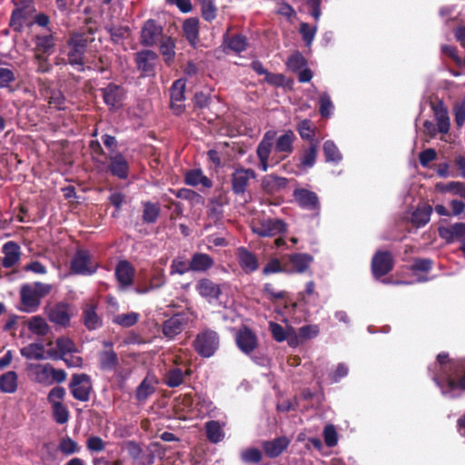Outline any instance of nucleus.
I'll return each mask as SVG.
<instances>
[{
  "mask_svg": "<svg viewBox=\"0 0 465 465\" xmlns=\"http://www.w3.org/2000/svg\"><path fill=\"white\" fill-rule=\"evenodd\" d=\"M190 262L192 271L193 272H205L214 264L213 259L210 255L203 252L194 253Z\"/></svg>",
  "mask_w": 465,
  "mask_h": 465,
  "instance_id": "f704fd0d",
  "label": "nucleus"
},
{
  "mask_svg": "<svg viewBox=\"0 0 465 465\" xmlns=\"http://www.w3.org/2000/svg\"><path fill=\"white\" fill-rule=\"evenodd\" d=\"M58 450L65 456L78 453L81 450L78 443L72 438L66 436L60 440Z\"/></svg>",
  "mask_w": 465,
  "mask_h": 465,
  "instance_id": "de8ad7c7",
  "label": "nucleus"
},
{
  "mask_svg": "<svg viewBox=\"0 0 465 465\" xmlns=\"http://www.w3.org/2000/svg\"><path fill=\"white\" fill-rule=\"evenodd\" d=\"M432 208L430 205L419 206L411 215V223L416 227H422L430 221Z\"/></svg>",
  "mask_w": 465,
  "mask_h": 465,
  "instance_id": "4c0bfd02",
  "label": "nucleus"
},
{
  "mask_svg": "<svg viewBox=\"0 0 465 465\" xmlns=\"http://www.w3.org/2000/svg\"><path fill=\"white\" fill-rule=\"evenodd\" d=\"M139 320V314L136 312H128L124 314L116 315L114 318V322L123 326V327H131L134 325Z\"/></svg>",
  "mask_w": 465,
  "mask_h": 465,
  "instance_id": "6e6d98bb",
  "label": "nucleus"
},
{
  "mask_svg": "<svg viewBox=\"0 0 465 465\" xmlns=\"http://www.w3.org/2000/svg\"><path fill=\"white\" fill-rule=\"evenodd\" d=\"M235 341L238 348L247 355H250L258 345L256 335L245 327L237 331Z\"/></svg>",
  "mask_w": 465,
  "mask_h": 465,
  "instance_id": "dca6fc26",
  "label": "nucleus"
},
{
  "mask_svg": "<svg viewBox=\"0 0 465 465\" xmlns=\"http://www.w3.org/2000/svg\"><path fill=\"white\" fill-rule=\"evenodd\" d=\"M439 235L448 243L465 239V223H456L449 226H440L439 228Z\"/></svg>",
  "mask_w": 465,
  "mask_h": 465,
  "instance_id": "6ab92c4d",
  "label": "nucleus"
},
{
  "mask_svg": "<svg viewBox=\"0 0 465 465\" xmlns=\"http://www.w3.org/2000/svg\"><path fill=\"white\" fill-rule=\"evenodd\" d=\"M290 440L286 437L277 438L262 444L265 454L270 458L279 456L289 445Z\"/></svg>",
  "mask_w": 465,
  "mask_h": 465,
  "instance_id": "c756f323",
  "label": "nucleus"
},
{
  "mask_svg": "<svg viewBox=\"0 0 465 465\" xmlns=\"http://www.w3.org/2000/svg\"><path fill=\"white\" fill-rule=\"evenodd\" d=\"M297 129L302 139L311 141L312 143L314 136V129L312 128L310 120H303L301 123H299Z\"/></svg>",
  "mask_w": 465,
  "mask_h": 465,
  "instance_id": "e2e57ef3",
  "label": "nucleus"
},
{
  "mask_svg": "<svg viewBox=\"0 0 465 465\" xmlns=\"http://www.w3.org/2000/svg\"><path fill=\"white\" fill-rule=\"evenodd\" d=\"M29 331L36 335L44 336L49 331L46 321L41 316H33L27 322Z\"/></svg>",
  "mask_w": 465,
  "mask_h": 465,
  "instance_id": "c03bdc74",
  "label": "nucleus"
},
{
  "mask_svg": "<svg viewBox=\"0 0 465 465\" xmlns=\"http://www.w3.org/2000/svg\"><path fill=\"white\" fill-rule=\"evenodd\" d=\"M42 461L44 465H59L55 451L48 446H45L42 453Z\"/></svg>",
  "mask_w": 465,
  "mask_h": 465,
  "instance_id": "774afa93",
  "label": "nucleus"
},
{
  "mask_svg": "<svg viewBox=\"0 0 465 465\" xmlns=\"http://www.w3.org/2000/svg\"><path fill=\"white\" fill-rule=\"evenodd\" d=\"M49 104L51 106L62 110L64 109L65 99L59 90H51L49 94Z\"/></svg>",
  "mask_w": 465,
  "mask_h": 465,
  "instance_id": "338daca9",
  "label": "nucleus"
},
{
  "mask_svg": "<svg viewBox=\"0 0 465 465\" xmlns=\"http://www.w3.org/2000/svg\"><path fill=\"white\" fill-rule=\"evenodd\" d=\"M53 416L58 424H64L69 420V411L67 407L62 403L52 407Z\"/></svg>",
  "mask_w": 465,
  "mask_h": 465,
  "instance_id": "052dcab7",
  "label": "nucleus"
},
{
  "mask_svg": "<svg viewBox=\"0 0 465 465\" xmlns=\"http://www.w3.org/2000/svg\"><path fill=\"white\" fill-rule=\"evenodd\" d=\"M104 345L108 347L98 354L99 366L104 371H111L114 369L118 364L117 354L112 350L109 342H104Z\"/></svg>",
  "mask_w": 465,
  "mask_h": 465,
  "instance_id": "c85d7f7f",
  "label": "nucleus"
},
{
  "mask_svg": "<svg viewBox=\"0 0 465 465\" xmlns=\"http://www.w3.org/2000/svg\"><path fill=\"white\" fill-rule=\"evenodd\" d=\"M185 374H190V371H183L177 366L172 367L165 371L163 382L170 388L178 387L183 382Z\"/></svg>",
  "mask_w": 465,
  "mask_h": 465,
  "instance_id": "2f4dec72",
  "label": "nucleus"
},
{
  "mask_svg": "<svg viewBox=\"0 0 465 465\" xmlns=\"http://www.w3.org/2000/svg\"><path fill=\"white\" fill-rule=\"evenodd\" d=\"M53 344L54 342L52 341H48L46 343L48 349L45 350V345L42 342H33L27 346L23 347L20 350V353L27 360H58L59 355L55 349L53 348Z\"/></svg>",
  "mask_w": 465,
  "mask_h": 465,
  "instance_id": "7ed1b4c3",
  "label": "nucleus"
},
{
  "mask_svg": "<svg viewBox=\"0 0 465 465\" xmlns=\"http://www.w3.org/2000/svg\"><path fill=\"white\" fill-rule=\"evenodd\" d=\"M227 45L232 51L241 53L246 48V38L241 35H234L228 39Z\"/></svg>",
  "mask_w": 465,
  "mask_h": 465,
  "instance_id": "0e129e2a",
  "label": "nucleus"
},
{
  "mask_svg": "<svg viewBox=\"0 0 465 465\" xmlns=\"http://www.w3.org/2000/svg\"><path fill=\"white\" fill-rule=\"evenodd\" d=\"M276 138V132L273 130L267 131L262 141L257 146L256 153L260 160L259 169L266 172L269 168L268 160L272 153V149Z\"/></svg>",
  "mask_w": 465,
  "mask_h": 465,
  "instance_id": "6e6552de",
  "label": "nucleus"
},
{
  "mask_svg": "<svg viewBox=\"0 0 465 465\" xmlns=\"http://www.w3.org/2000/svg\"><path fill=\"white\" fill-rule=\"evenodd\" d=\"M323 152L327 162L339 163L341 160V154L332 141L324 143Z\"/></svg>",
  "mask_w": 465,
  "mask_h": 465,
  "instance_id": "603ef678",
  "label": "nucleus"
},
{
  "mask_svg": "<svg viewBox=\"0 0 465 465\" xmlns=\"http://www.w3.org/2000/svg\"><path fill=\"white\" fill-rule=\"evenodd\" d=\"M183 29L186 39L194 45L199 35V20L193 17L186 19L183 25Z\"/></svg>",
  "mask_w": 465,
  "mask_h": 465,
  "instance_id": "a19ab883",
  "label": "nucleus"
},
{
  "mask_svg": "<svg viewBox=\"0 0 465 465\" xmlns=\"http://www.w3.org/2000/svg\"><path fill=\"white\" fill-rule=\"evenodd\" d=\"M206 437L212 443H219L223 440L225 433L223 431L224 423L217 420H210L205 423Z\"/></svg>",
  "mask_w": 465,
  "mask_h": 465,
  "instance_id": "7c9ffc66",
  "label": "nucleus"
},
{
  "mask_svg": "<svg viewBox=\"0 0 465 465\" xmlns=\"http://www.w3.org/2000/svg\"><path fill=\"white\" fill-rule=\"evenodd\" d=\"M236 255L241 268L245 272H252L258 269L259 263L255 254L248 251L246 248H239Z\"/></svg>",
  "mask_w": 465,
  "mask_h": 465,
  "instance_id": "a878e982",
  "label": "nucleus"
},
{
  "mask_svg": "<svg viewBox=\"0 0 465 465\" xmlns=\"http://www.w3.org/2000/svg\"><path fill=\"white\" fill-rule=\"evenodd\" d=\"M183 404L187 408V411L192 415L204 416L209 414L213 410L212 401L205 396H198L195 402V407H193V400L190 395H184L182 399Z\"/></svg>",
  "mask_w": 465,
  "mask_h": 465,
  "instance_id": "f8f14e48",
  "label": "nucleus"
},
{
  "mask_svg": "<svg viewBox=\"0 0 465 465\" xmlns=\"http://www.w3.org/2000/svg\"><path fill=\"white\" fill-rule=\"evenodd\" d=\"M124 450L138 465H150L153 462V458H150L148 460H143L142 449L137 443L134 441L127 442L124 446Z\"/></svg>",
  "mask_w": 465,
  "mask_h": 465,
  "instance_id": "37998d69",
  "label": "nucleus"
},
{
  "mask_svg": "<svg viewBox=\"0 0 465 465\" xmlns=\"http://www.w3.org/2000/svg\"><path fill=\"white\" fill-rule=\"evenodd\" d=\"M437 189L441 192H452L465 199V186L463 183L459 182H450L448 184L437 183Z\"/></svg>",
  "mask_w": 465,
  "mask_h": 465,
  "instance_id": "5fc2aeb1",
  "label": "nucleus"
},
{
  "mask_svg": "<svg viewBox=\"0 0 465 465\" xmlns=\"http://www.w3.org/2000/svg\"><path fill=\"white\" fill-rule=\"evenodd\" d=\"M312 261V257L306 253H295L290 256L289 263L286 264V272L302 273L306 271Z\"/></svg>",
  "mask_w": 465,
  "mask_h": 465,
  "instance_id": "b1692460",
  "label": "nucleus"
},
{
  "mask_svg": "<svg viewBox=\"0 0 465 465\" xmlns=\"http://www.w3.org/2000/svg\"><path fill=\"white\" fill-rule=\"evenodd\" d=\"M317 156V144L311 143L309 149L304 151L301 157V164L304 168H311L314 165Z\"/></svg>",
  "mask_w": 465,
  "mask_h": 465,
  "instance_id": "864d4df0",
  "label": "nucleus"
},
{
  "mask_svg": "<svg viewBox=\"0 0 465 465\" xmlns=\"http://www.w3.org/2000/svg\"><path fill=\"white\" fill-rule=\"evenodd\" d=\"M108 169L114 176L126 179L129 173V163L122 153H117L109 157Z\"/></svg>",
  "mask_w": 465,
  "mask_h": 465,
  "instance_id": "412c9836",
  "label": "nucleus"
},
{
  "mask_svg": "<svg viewBox=\"0 0 465 465\" xmlns=\"http://www.w3.org/2000/svg\"><path fill=\"white\" fill-rule=\"evenodd\" d=\"M269 329L272 332L273 339L279 342L285 341L288 338L290 331L292 333L294 332V329L292 327H288L287 329H284L282 325L273 322H271L269 323Z\"/></svg>",
  "mask_w": 465,
  "mask_h": 465,
  "instance_id": "09e8293b",
  "label": "nucleus"
},
{
  "mask_svg": "<svg viewBox=\"0 0 465 465\" xmlns=\"http://www.w3.org/2000/svg\"><path fill=\"white\" fill-rule=\"evenodd\" d=\"M185 80H176L170 89L171 106L177 113H181L183 109V102L184 101Z\"/></svg>",
  "mask_w": 465,
  "mask_h": 465,
  "instance_id": "393cba45",
  "label": "nucleus"
},
{
  "mask_svg": "<svg viewBox=\"0 0 465 465\" xmlns=\"http://www.w3.org/2000/svg\"><path fill=\"white\" fill-rule=\"evenodd\" d=\"M47 315L50 322L56 325L67 326L70 322L69 306L66 303H58L51 307Z\"/></svg>",
  "mask_w": 465,
  "mask_h": 465,
  "instance_id": "5701e85b",
  "label": "nucleus"
},
{
  "mask_svg": "<svg viewBox=\"0 0 465 465\" xmlns=\"http://www.w3.org/2000/svg\"><path fill=\"white\" fill-rule=\"evenodd\" d=\"M320 114L322 117H330L332 114L334 106L328 94L323 93L320 96Z\"/></svg>",
  "mask_w": 465,
  "mask_h": 465,
  "instance_id": "13d9d810",
  "label": "nucleus"
},
{
  "mask_svg": "<svg viewBox=\"0 0 465 465\" xmlns=\"http://www.w3.org/2000/svg\"><path fill=\"white\" fill-rule=\"evenodd\" d=\"M160 214V206L157 203H145L143 204V220L144 223H153L156 222Z\"/></svg>",
  "mask_w": 465,
  "mask_h": 465,
  "instance_id": "8fccbe9b",
  "label": "nucleus"
},
{
  "mask_svg": "<svg viewBox=\"0 0 465 465\" xmlns=\"http://www.w3.org/2000/svg\"><path fill=\"white\" fill-rule=\"evenodd\" d=\"M190 316L187 313H178L167 319L163 323V333L168 339H173L180 334L188 324Z\"/></svg>",
  "mask_w": 465,
  "mask_h": 465,
  "instance_id": "1a4fd4ad",
  "label": "nucleus"
},
{
  "mask_svg": "<svg viewBox=\"0 0 465 465\" xmlns=\"http://www.w3.org/2000/svg\"><path fill=\"white\" fill-rule=\"evenodd\" d=\"M160 51L166 62L174 56V42L171 37L164 38L160 45Z\"/></svg>",
  "mask_w": 465,
  "mask_h": 465,
  "instance_id": "bf43d9fd",
  "label": "nucleus"
},
{
  "mask_svg": "<svg viewBox=\"0 0 465 465\" xmlns=\"http://www.w3.org/2000/svg\"><path fill=\"white\" fill-rule=\"evenodd\" d=\"M252 229L254 233L261 237H271L283 232L285 225L279 219H267L253 224Z\"/></svg>",
  "mask_w": 465,
  "mask_h": 465,
  "instance_id": "9d476101",
  "label": "nucleus"
},
{
  "mask_svg": "<svg viewBox=\"0 0 465 465\" xmlns=\"http://www.w3.org/2000/svg\"><path fill=\"white\" fill-rule=\"evenodd\" d=\"M256 173L252 169L237 168L232 173V189L235 194H243L249 182L255 179Z\"/></svg>",
  "mask_w": 465,
  "mask_h": 465,
  "instance_id": "9b49d317",
  "label": "nucleus"
},
{
  "mask_svg": "<svg viewBox=\"0 0 465 465\" xmlns=\"http://www.w3.org/2000/svg\"><path fill=\"white\" fill-rule=\"evenodd\" d=\"M4 258L2 264L5 268H11L20 260V247L15 242H7L3 245Z\"/></svg>",
  "mask_w": 465,
  "mask_h": 465,
  "instance_id": "bb28decb",
  "label": "nucleus"
},
{
  "mask_svg": "<svg viewBox=\"0 0 465 465\" xmlns=\"http://www.w3.org/2000/svg\"><path fill=\"white\" fill-rule=\"evenodd\" d=\"M162 32V26H160L155 21H146L141 33L142 44L147 46L155 45L161 36Z\"/></svg>",
  "mask_w": 465,
  "mask_h": 465,
  "instance_id": "aec40b11",
  "label": "nucleus"
},
{
  "mask_svg": "<svg viewBox=\"0 0 465 465\" xmlns=\"http://www.w3.org/2000/svg\"><path fill=\"white\" fill-rule=\"evenodd\" d=\"M17 389V374L10 371L0 376V391L5 393H14Z\"/></svg>",
  "mask_w": 465,
  "mask_h": 465,
  "instance_id": "ea45409f",
  "label": "nucleus"
},
{
  "mask_svg": "<svg viewBox=\"0 0 465 465\" xmlns=\"http://www.w3.org/2000/svg\"><path fill=\"white\" fill-rule=\"evenodd\" d=\"M73 397L80 401H87L92 390L90 377L87 374H74L69 385Z\"/></svg>",
  "mask_w": 465,
  "mask_h": 465,
  "instance_id": "0eeeda50",
  "label": "nucleus"
},
{
  "mask_svg": "<svg viewBox=\"0 0 465 465\" xmlns=\"http://www.w3.org/2000/svg\"><path fill=\"white\" fill-rule=\"evenodd\" d=\"M167 282L164 269L154 265L152 268L150 280L148 284H141L136 287L135 292L139 294L148 293L152 291L163 287Z\"/></svg>",
  "mask_w": 465,
  "mask_h": 465,
  "instance_id": "ddd939ff",
  "label": "nucleus"
},
{
  "mask_svg": "<svg viewBox=\"0 0 465 465\" xmlns=\"http://www.w3.org/2000/svg\"><path fill=\"white\" fill-rule=\"evenodd\" d=\"M299 31L306 45L311 46L317 32V25L312 26L307 23H302Z\"/></svg>",
  "mask_w": 465,
  "mask_h": 465,
  "instance_id": "4d7b16f0",
  "label": "nucleus"
},
{
  "mask_svg": "<svg viewBox=\"0 0 465 465\" xmlns=\"http://www.w3.org/2000/svg\"><path fill=\"white\" fill-rule=\"evenodd\" d=\"M287 179L274 174L265 175L262 180V189L269 193H273L285 187Z\"/></svg>",
  "mask_w": 465,
  "mask_h": 465,
  "instance_id": "c9c22d12",
  "label": "nucleus"
},
{
  "mask_svg": "<svg viewBox=\"0 0 465 465\" xmlns=\"http://www.w3.org/2000/svg\"><path fill=\"white\" fill-rule=\"evenodd\" d=\"M432 380L443 396L455 398L460 389L465 390V360L450 361L448 354L440 353L434 363Z\"/></svg>",
  "mask_w": 465,
  "mask_h": 465,
  "instance_id": "f257e3e1",
  "label": "nucleus"
},
{
  "mask_svg": "<svg viewBox=\"0 0 465 465\" xmlns=\"http://www.w3.org/2000/svg\"><path fill=\"white\" fill-rule=\"evenodd\" d=\"M88 39L84 35H72L68 45L70 47L68 53V60L72 65L77 66V70H84V54L85 52Z\"/></svg>",
  "mask_w": 465,
  "mask_h": 465,
  "instance_id": "39448f33",
  "label": "nucleus"
},
{
  "mask_svg": "<svg viewBox=\"0 0 465 465\" xmlns=\"http://www.w3.org/2000/svg\"><path fill=\"white\" fill-rule=\"evenodd\" d=\"M115 276L121 288H127L133 284L134 269L127 261H121L115 267Z\"/></svg>",
  "mask_w": 465,
  "mask_h": 465,
  "instance_id": "4be33fe9",
  "label": "nucleus"
},
{
  "mask_svg": "<svg viewBox=\"0 0 465 465\" xmlns=\"http://www.w3.org/2000/svg\"><path fill=\"white\" fill-rule=\"evenodd\" d=\"M66 394L64 388L57 386L53 388L47 396L49 403L53 406H56L63 403V400Z\"/></svg>",
  "mask_w": 465,
  "mask_h": 465,
  "instance_id": "680f3d73",
  "label": "nucleus"
},
{
  "mask_svg": "<svg viewBox=\"0 0 465 465\" xmlns=\"http://www.w3.org/2000/svg\"><path fill=\"white\" fill-rule=\"evenodd\" d=\"M392 266V257L389 252H378L372 258L371 268L376 278L387 274Z\"/></svg>",
  "mask_w": 465,
  "mask_h": 465,
  "instance_id": "f3484780",
  "label": "nucleus"
},
{
  "mask_svg": "<svg viewBox=\"0 0 465 465\" xmlns=\"http://www.w3.org/2000/svg\"><path fill=\"white\" fill-rule=\"evenodd\" d=\"M199 294L209 302L217 300L221 294L220 286L208 279H202L196 285Z\"/></svg>",
  "mask_w": 465,
  "mask_h": 465,
  "instance_id": "cd10ccee",
  "label": "nucleus"
},
{
  "mask_svg": "<svg viewBox=\"0 0 465 465\" xmlns=\"http://www.w3.org/2000/svg\"><path fill=\"white\" fill-rule=\"evenodd\" d=\"M189 271H192L191 262H187L185 259L181 257L174 258L172 261V264L170 266V274H179L183 275Z\"/></svg>",
  "mask_w": 465,
  "mask_h": 465,
  "instance_id": "3c124183",
  "label": "nucleus"
},
{
  "mask_svg": "<svg viewBox=\"0 0 465 465\" xmlns=\"http://www.w3.org/2000/svg\"><path fill=\"white\" fill-rule=\"evenodd\" d=\"M52 290V286L47 283L34 282L22 286L20 291L23 311L28 313L38 310L41 299L46 296Z\"/></svg>",
  "mask_w": 465,
  "mask_h": 465,
  "instance_id": "f03ea898",
  "label": "nucleus"
},
{
  "mask_svg": "<svg viewBox=\"0 0 465 465\" xmlns=\"http://www.w3.org/2000/svg\"><path fill=\"white\" fill-rule=\"evenodd\" d=\"M185 183L191 186L201 184L204 188H210L213 185L212 181L206 177L200 169H193L187 172L185 174Z\"/></svg>",
  "mask_w": 465,
  "mask_h": 465,
  "instance_id": "e433bc0d",
  "label": "nucleus"
},
{
  "mask_svg": "<svg viewBox=\"0 0 465 465\" xmlns=\"http://www.w3.org/2000/svg\"><path fill=\"white\" fill-rule=\"evenodd\" d=\"M295 134L292 130L286 131L283 134L280 135L275 141V151L277 153H285L284 157L290 154L293 150V141Z\"/></svg>",
  "mask_w": 465,
  "mask_h": 465,
  "instance_id": "72a5a7b5",
  "label": "nucleus"
},
{
  "mask_svg": "<svg viewBox=\"0 0 465 465\" xmlns=\"http://www.w3.org/2000/svg\"><path fill=\"white\" fill-rule=\"evenodd\" d=\"M323 438L328 447H334L338 443V434L332 424H328L323 429Z\"/></svg>",
  "mask_w": 465,
  "mask_h": 465,
  "instance_id": "69168bd1",
  "label": "nucleus"
},
{
  "mask_svg": "<svg viewBox=\"0 0 465 465\" xmlns=\"http://www.w3.org/2000/svg\"><path fill=\"white\" fill-rule=\"evenodd\" d=\"M155 391L154 382L145 378L136 390V399L139 401H145Z\"/></svg>",
  "mask_w": 465,
  "mask_h": 465,
  "instance_id": "49530a36",
  "label": "nucleus"
},
{
  "mask_svg": "<svg viewBox=\"0 0 465 465\" xmlns=\"http://www.w3.org/2000/svg\"><path fill=\"white\" fill-rule=\"evenodd\" d=\"M195 351L199 355L209 358L219 347V338L215 331L206 330L200 332L193 342Z\"/></svg>",
  "mask_w": 465,
  "mask_h": 465,
  "instance_id": "20e7f679",
  "label": "nucleus"
},
{
  "mask_svg": "<svg viewBox=\"0 0 465 465\" xmlns=\"http://www.w3.org/2000/svg\"><path fill=\"white\" fill-rule=\"evenodd\" d=\"M98 268V263L87 250H78L71 261V269L76 274L92 275Z\"/></svg>",
  "mask_w": 465,
  "mask_h": 465,
  "instance_id": "423d86ee",
  "label": "nucleus"
},
{
  "mask_svg": "<svg viewBox=\"0 0 465 465\" xmlns=\"http://www.w3.org/2000/svg\"><path fill=\"white\" fill-rule=\"evenodd\" d=\"M157 54L151 50H144L136 54L135 62L143 75L150 76L154 74Z\"/></svg>",
  "mask_w": 465,
  "mask_h": 465,
  "instance_id": "a211bd4d",
  "label": "nucleus"
},
{
  "mask_svg": "<svg viewBox=\"0 0 465 465\" xmlns=\"http://www.w3.org/2000/svg\"><path fill=\"white\" fill-rule=\"evenodd\" d=\"M84 323L88 330H96L102 325V320L96 313V304L87 303L84 309Z\"/></svg>",
  "mask_w": 465,
  "mask_h": 465,
  "instance_id": "473e14b6",
  "label": "nucleus"
},
{
  "mask_svg": "<svg viewBox=\"0 0 465 465\" xmlns=\"http://www.w3.org/2000/svg\"><path fill=\"white\" fill-rule=\"evenodd\" d=\"M104 101L111 109L119 108L125 97L124 89L117 84H110L102 89Z\"/></svg>",
  "mask_w": 465,
  "mask_h": 465,
  "instance_id": "4468645a",
  "label": "nucleus"
},
{
  "mask_svg": "<svg viewBox=\"0 0 465 465\" xmlns=\"http://www.w3.org/2000/svg\"><path fill=\"white\" fill-rule=\"evenodd\" d=\"M34 370L35 379L37 382L45 385H51V370L50 364H35L31 366Z\"/></svg>",
  "mask_w": 465,
  "mask_h": 465,
  "instance_id": "79ce46f5",
  "label": "nucleus"
},
{
  "mask_svg": "<svg viewBox=\"0 0 465 465\" xmlns=\"http://www.w3.org/2000/svg\"><path fill=\"white\" fill-rule=\"evenodd\" d=\"M57 350H55L59 355L58 360L64 358L66 354L76 351V346L74 342L66 337L58 338L55 341Z\"/></svg>",
  "mask_w": 465,
  "mask_h": 465,
  "instance_id": "a18cd8bd",
  "label": "nucleus"
},
{
  "mask_svg": "<svg viewBox=\"0 0 465 465\" xmlns=\"http://www.w3.org/2000/svg\"><path fill=\"white\" fill-rule=\"evenodd\" d=\"M293 197L297 203L305 210L319 211L320 209L319 199L314 192L297 188L293 191Z\"/></svg>",
  "mask_w": 465,
  "mask_h": 465,
  "instance_id": "2eb2a0df",
  "label": "nucleus"
},
{
  "mask_svg": "<svg viewBox=\"0 0 465 465\" xmlns=\"http://www.w3.org/2000/svg\"><path fill=\"white\" fill-rule=\"evenodd\" d=\"M54 39L53 35H37L35 37V53L49 55L54 52Z\"/></svg>",
  "mask_w": 465,
  "mask_h": 465,
  "instance_id": "58836bf2",
  "label": "nucleus"
}]
</instances>
